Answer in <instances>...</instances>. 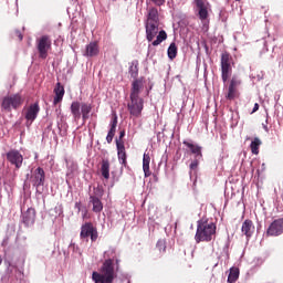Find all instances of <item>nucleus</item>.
I'll use <instances>...</instances> for the list:
<instances>
[{
	"mask_svg": "<svg viewBox=\"0 0 283 283\" xmlns=\"http://www.w3.org/2000/svg\"><path fill=\"white\" fill-rule=\"evenodd\" d=\"M92 280L95 283H114V280H116L114 260H105L99 269V272L95 271L92 273Z\"/></svg>",
	"mask_w": 283,
	"mask_h": 283,
	"instance_id": "nucleus-1",
	"label": "nucleus"
},
{
	"mask_svg": "<svg viewBox=\"0 0 283 283\" xmlns=\"http://www.w3.org/2000/svg\"><path fill=\"white\" fill-rule=\"evenodd\" d=\"M216 223L209 222V220L201 219L197 222V232L195 240L197 244L200 242H211L216 238Z\"/></svg>",
	"mask_w": 283,
	"mask_h": 283,
	"instance_id": "nucleus-2",
	"label": "nucleus"
},
{
	"mask_svg": "<svg viewBox=\"0 0 283 283\" xmlns=\"http://www.w3.org/2000/svg\"><path fill=\"white\" fill-rule=\"evenodd\" d=\"M146 39L154 45V48L160 45L163 41H167V32L165 30L159 31L160 24L145 23Z\"/></svg>",
	"mask_w": 283,
	"mask_h": 283,
	"instance_id": "nucleus-3",
	"label": "nucleus"
},
{
	"mask_svg": "<svg viewBox=\"0 0 283 283\" xmlns=\"http://www.w3.org/2000/svg\"><path fill=\"white\" fill-rule=\"evenodd\" d=\"M70 109L75 123L81 120V116L83 123H86L90 119V114L92 113V104L74 101L72 102Z\"/></svg>",
	"mask_w": 283,
	"mask_h": 283,
	"instance_id": "nucleus-4",
	"label": "nucleus"
},
{
	"mask_svg": "<svg viewBox=\"0 0 283 283\" xmlns=\"http://www.w3.org/2000/svg\"><path fill=\"white\" fill-rule=\"evenodd\" d=\"M233 56L229 52H223L221 54V78L223 83H227L233 74Z\"/></svg>",
	"mask_w": 283,
	"mask_h": 283,
	"instance_id": "nucleus-5",
	"label": "nucleus"
},
{
	"mask_svg": "<svg viewBox=\"0 0 283 283\" xmlns=\"http://www.w3.org/2000/svg\"><path fill=\"white\" fill-rule=\"evenodd\" d=\"M23 101L20 93L7 95L2 98L1 107L4 112H12V109H19L23 105Z\"/></svg>",
	"mask_w": 283,
	"mask_h": 283,
	"instance_id": "nucleus-6",
	"label": "nucleus"
},
{
	"mask_svg": "<svg viewBox=\"0 0 283 283\" xmlns=\"http://www.w3.org/2000/svg\"><path fill=\"white\" fill-rule=\"evenodd\" d=\"M36 50L39 53V59H48V52L52 50V39L50 35H42L35 41Z\"/></svg>",
	"mask_w": 283,
	"mask_h": 283,
	"instance_id": "nucleus-7",
	"label": "nucleus"
},
{
	"mask_svg": "<svg viewBox=\"0 0 283 283\" xmlns=\"http://www.w3.org/2000/svg\"><path fill=\"white\" fill-rule=\"evenodd\" d=\"M91 238L92 242L98 240V230L94 227L93 222H85L81 227L80 239L88 242Z\"/></svg>",
	"mask_w": 283,
	"mask_h": 283,
	"instance_id": "nucleus-8",
	"label": "nucleus"
},
{
	"mask_svg": "<svg viewBox=\"0 0 283 283\" xmlns=\"http://www.w3.org/2000/svg\"><path fill=\"white\" fill-rule=\"evenodd\" d=\"M240 85H242V80L240 76L233 75L228 86V94L226 95L228 101H235V98H240V91L238 90Z\"/></svg>",
	"mask_w": 283,
	"mask_h": 283,
	"instance_id": "nucleus-9",
	"label": "nucleus"
},
{
	"mask_svg": "<svg viewBox=\"0 0 283 283\" xmlns=\"http://www.w3.org/2000/svg\"><path fill=\"white\" fill-rule=\"evenodd\" d=\"M125 129L119 132V137L115 140L117 147V157L123 167H127V151L125 150Z\"/></svg>",
	"mask_w": 283,
	"mask_h": 283,
	"instance_id": "nucleus-10",
	"label": "nucleus"
},
{
	"mask_svg": "<svg viewBox=\"0 0 283 283\" xmlns=\"http://www.w3.org/2000/svg\"><path fill=\"white\" fill-rule=\"evenodd\" d=\"M144 105L145 101L143 98L130 97V102L127 104L130 116L139 118L140 114H143Z\"/></svg>",
	"mask_w": 283,
	"mask_h": 283,
	"instance_id": "nucleus-11",
	"label": "nucleus"
},
{
	"mask_svg": "<svg viewBox=\"0 0 283 283\" xmlns=\"http://www.w3.org/2000/svg\"><path fill=\"white\" fill-rule=\"evenodd\" d=\"M7 160L10 165H13L15 169H21L23 166V155L17 149H11L7 153Z\"/></svg>",
	"mask_w": 283,
	"mask_h": 283,
	"instance_id": "nucleus-12",
	"label": "nucleus"
},
{
	"mask_svg": "<svg viewBox=\"0 0 283 283\" xmlns=\"http://www.w3.org/2000/svg\"><path fill=\"white\" fill-rule=\"evenodd\" d=\"M31 182L33 187H36V189H39V187H43L45 185V170L38 167L31 175Z\"/></svg>",
	"mask_w": 283,
	"mask_h": 283,
	"instance_id": "nucleus-13",
	"label": "nucleus"
},
{
	"mask_svg": "<svg viewBox=\"0 0 283 283\" xmlns=\"http://www.w3.org/2000/svg\"><path fill=\"white\" fill-rule=\"evenodd\" d=\"M283 233V218L274 220L266 230L268 235L277 237Z\"/></svg>",
	"mask_w": 283,
	"mask_h": 283,
	"instance_id": "nucleus-14",
	"label": "nucleus"
},
{
	"mask_svg": "<svg viewBox=\"0 0 283 283\" xmlns=\"http://www.w3.org/2000/svg\"><path fill=\"white\" fill-rule=\"evenodd\" d=\"M195 3L198 8V17L200 21H207L209 19V2H205V0H195Z\"/></svg>",
	"mask_w": 283,
	"mask_h": 283,
	"instance_id": "nucleus-15",
	"label": "nucleus"
},
{
	"mask_svg": "<svg viewBox=\"0 0 283 283\" xmlns=\"http://www.w3.org/2000/svg\"><path fill=\"white\" fill-rule=\"evenodd\" d=\"M39 112H41V107L39 106V102H35L27 108L24 118L30 120V123H34V120H36V116H39Z\"/></svg>",
	"mask_w": 283,
	"mask_h": 283,
	"instance_id": "nucleus-16",
	"label": "nucleus"
},
{
	"mask_svg": "<svg viewBox=\"0 0 283 283\" xmlns=\"http://www.w3.org/2000/svg\"><path fill=\"white\" fill-rule=\"evenodd\" d=\"M165 253H167V241L159 239L156 247L151 250V256L158 260V258L165 255Z\"/></svg>",
	"mask_w": 283,
	"mask_h": 283,
	"instance_id": "nucleus-17",
	"label": "nucleus"
},
{
	"mask_svg": "<svg viewBox=\"0 0 283 283\" xmlns=\"http://www.w3.org/2000/svg\"><path fill=\"white\" fill-rule=\"evenodd\" d=\"M36 221V210L34 208H28L25 212L22 213V222L27 227H32Z\"/></svg>",
	"mask_w": 283,
	"mask_h": 283,
	"instance_id": "nucleus-18",
	"label": "nucleus"
},
{
	"mask_svg": "<svg viewBox=\"0 0 283 283\" xmlns=\"http://www.w3.org/2000/svg\"><path fill=\"white\" fill-rule=\"evenodd\" d=\"M54 99L53 105H59L63 101V96H65V87L61 84V82H57L54 87Z\"/></svg>",
	"mask_w": 283,
	"mask_h": 283,
	"instance_id": "nucleus-19",
	"label": "nucleus"
},
{
	"mask_svg": "<svg viewBox=\"0 0 283 283\" xmlns=\"http://www.w3.org/2000/svg\"><path fill=\"white\" fill-rule=\"evenodd\" d=\"M116 127H118V116L113 115L111 120V128L106 136V142L108 143V145H111L112 140H114V136H116Z\"/></svg>",
	"mask_w": 283,
	"mask_h": 283,
	"instance_id": "nucleus-20",
	"label": "nucleus"
},
{
	"mask_svg": "<svg viewBox=\"0 0 283 283\" xmlns=\"http://www.w3.org/2000/svg\"><path fill=\"white\" fill-rule=\"evenodd\" d=\"M145 23L160 24L158 9L156 7H151L148 9L147 20Z\"/></svg>",
	"mask_w": 283,
	"mask_h": 283,
	"instance_id": "nucleus-21",
	"label": "nucleus"
},
{
	"mask_svg": "<svg viewBox=\"0 0 283 283\" xmlns=\"http://www.w3.org/2000/svg\"><path fill=\"white\" fill-rule=\"evenodd\" d=\"M140 90H143V82L136 78L132 83L130 98H140Z\"/></svg>",
	"mask_w": 283,
	"mask_h": 283,
	"instance_id": "nucleus-22",
	"label": "nucleus"
},
{
	"mask_svg": "<svg viewBox=\"0 0 283 283\" xmlns=\"http://www.w3.org/2000/svg\"><path fill=\"white\" fill-rule=\"evenodd\" d=\"M241 231H242V233H244V235L247 238H251V235H253V231H255V226H253V221L247 219L242 223Z\"/></svg>",
	"mask_w": 283,
	"mask_h": 283,
	"instance_id": "nucleus-23",
	"label": "nucleus"
},
{
	"mask_svg": "<svg viewBox=\"0 0 283 283\" xmlns=\"http://www.w3.org/2000/svg\"><path fill=\"white\" fill-rule=\"evenodd\" d=\"M98 43L96 42H91L90 44L86 45L84 56H98Z\"/></svg>",
	"mask_w": 283,
	"mask_h": 283,
	"instance_id": "nucleus-24",
	"label": "nucleus"
},
{
	"mask_svg": "<svg viewBox=\"0 0 283 283\" xmlns=\"http://www.w3.org/2000/svg\"><path fill=\"white\" fill-rule=\"evenodd\" d=\"M151 163V157L149 154L145 153L143 156V171L145 178H149L151 176V170L149 169V164Z\"/></svg>",
	"mask_w": 283,
	"mask_h": 283,
	"instance_id": "nucleus-25",
	"label": "nucleus"
},
{
	"mask_svg": "<svg viewBox=\"0 0 283 283\" xmlns=\"http://www.w3.org/2000/svg\"><path fill=\"white\" fill-rule=\"evenodd\" d=\"M184 145L186 147H189L191 154H195V158H202V147L198 146V145H193L189 142H184Z\"/></svg>",
	"mask_w": 283,
	"mask_h": 283,
	"instance_id": "nucleus-26",
	"label": "nucleus"
},
{
	"mask_svg": "<svg viewBox=\"0 0 283 283\" xmlns=\"http://www.w3.org/2000/svg\"><path fill=\"white\" fill-rule=\"evenodd\" d=\"M90 205H93L94 213H101L103 211V201L97 197H90Z\"/></svg>",
	"mask_w": 283,
	"mask_h": 283,
	"instance_id": "nucleus-27",
	"label": "nucleus"
},
{
	"mask_svg": "<svg viewBox=\"0 0 283 283\" xmlns=\"http://www.w3.org/2000/svg\"><path fill=\"white\" fill-rule=\"evenodd\" d=\"M262 145V140L259 138V137H255L251 144H250V149H251V153L254 155V156H258V154H260V146Z\"/></svg>",
	"mask_w": 283,
	"mask_h": 283,
	"instance_id": "nucleus-28",
	"label": "nucleus"
},
{
	"mask_svg": "<svg viewBox=\"0 0 283 283\" xmlns=\"http://www.w3.org/2000/svg\"><path fill=\"white\" fill-rule=\"evenodd\" d=\"M101 174L105 180H109V160L103 159L101 166Z\"/></svg>",
	"mask_w": 283,
	"mask_h": 283,
	"instance_id": "nucleus-29",
	"label": "nucleus"
},
{
	"mask_svg": "<svg viewBox=\"0 0 283 283\" xmlns=\"http://www.w3.org/2000/svg\"><path fill=\"white\" fill-rule=\"evenodd\" d=\"M240 277V269L231 268L230 273L228 275V283H235Z\"/></svg>",
	"mask_w": 283,
	"mask_h": 283,
	"instance_id": "nucleus-30",
	"label": "nucleus"
},
{
	"mask_svg": "<svg viewBox=\"0 0 283 283\" xmlns=\"http://www.w3.org/2000/svg\"><path fill=\"white\" fill-rule=\"evenodd\" d=\"M168 59L170 61H174L176 56H178V46L176 45V42L170 43L168 50H167Z\"/></svg>",
	"mask_w": 283,
	"mask_h": 283,
	"instance_id": "nucleus-31",
	"label": "nucleus"
},
{
	"mask_svg": "<svg viewBox=\"0 0 283 283\" xmlns=\"http://www.w3.org/2000/svg\"><path fill=\"white\" fill-rule=\"evenodd\" d=\"M129 74L132 78H138V61H133L129 66Z\"/></svg>",
	"mask_w": 283,
	"mask_h": 283,
	"instance_id": "nucleus-32",
	"label": "nucleus"
},
{
	"mask_svg": "<svg viewBox=\"0 0 283 283\" xmlns=\"http://www.w3.org/2000/svg\"><path fill=\"white\" fill-rule=\"evenodd\" d=\"M104 195H105V190L103 189V186H97L93 188V195H91V197L101 199L103 198Z\"/></svg>",
	"mask_w": 283,
	"mask_h": 283,
	"instance_id": "nucleus-33",
	"label": "nucleus"
},
{
	"mask_svg": "<svg viewBox=\"0 0 283 283\" xmlns=\"http://www.w3.org/2000/svg\"><path fill=\"white\" fill-rule=\"evenodd\" d=\"M199 159L200 158H196L195 160L191 161V164H190V171H196L198 169V165H200Z\"/></svg>",
	"mask_w": 283,
	"mask_h": 283,
	"instance_id": "nucleus-34",
	"label": "nucleus"
},
{
	"mask_svg": "<svg viewBox=\"0 0 283 283\" xmlns=\"http://www.w3.org/2000/svg\"><path fill=\"white\" fill-rule=\"evenodd\" d=\"M13 39H18L19 41H23V34L21 33V31L15 30L13 32Z\"/></svg>",
	"mask_w": 283,
	"mask_h": 283,
	"instance_id": "nucleus-35",
	"label": "nucleus"
},
{
	"mask_svg": "<svg viewBox=\"0 0 283 283\" xmlns=\"http://www.w3.org/2000/svg\"><path fill=\"white\" fill-rule=\"evenodd\" d=\"M155 6H163L165 3V0H151Z\"/></svg>",
	"mask_w": 283,
	"mask_h": 283,
	"instance_id": "nucleus-36",
	"label": "nucleus"
},
{
	"mask_svg": "<svg viewBox=\"0 0 283 283\" xmlns=\"http://www.w3.org/2000/svg\"><path fill=\"white\" fill-rule=\"evenodd\" d=\"M258 109H260V104L255 103L251 114H255V112H258Z\"/></svg>",
	"mask_w": 283,
	"mask_h": 283,
	"instance_id": "nucleus-37",
	"label": "nucleus"
},
{
	"mask_svg": "<svg viewBox=\"0 0 283 283\" xmlns=\"http://www.w3.org/2000/svg\"><path fill=\"white\" fill-rule=\"evenodd\" d=\"M75 208L78 209V211H81V203L76 202Z\"/></svg>",
	"mask_w": 283,
	"mask_h": 283,
	"instance_id": "nucleus-38",
	"label": "nucleus"
},
{
	"mask_svg": "<svg viewBox=\"0 0 283 283\" xmlns=\"http://www.w3.org/2000/svg\"><path fill=\"white\" fill-rule=\"evenodd\" d=\"M3 263V259L0 256V265Z\"/></svg>",
	"mask_w": 283,
	"mask_h": 283,
	"instance_id": "nucleus-39",
	"label": "nucleus"
},
{
	"mask_svg": "<svg viewBox=\"0 0 283 283\" xmlns=\"http://www.w3.org/2000/svg\"><path fill=\"white\" fill-rule=\"evenodd\" d=\"M235 1H240V0H235Z\"/></svg>",
	"mask_w": 283,
	"mask_h": 283,
	"instance_id": "nucleus-40",
	"label": "nucleus"
}]
</instances>
